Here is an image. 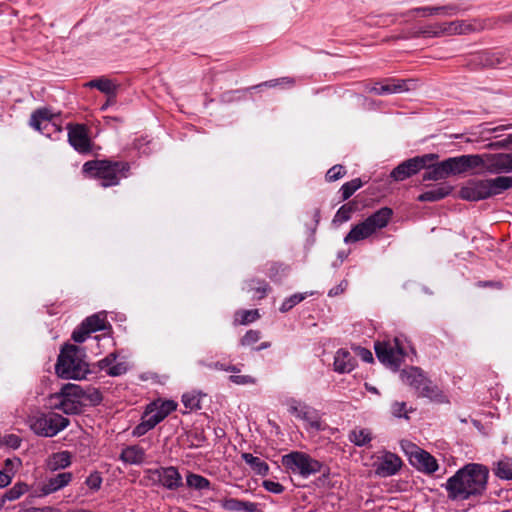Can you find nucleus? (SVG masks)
<instances>
[{"label": "nucleus", "instance_id": "obj_57", "mask_svg": "<svg viewBox=\"0 0 512 512\" xmlns=\"http://www.w3.org/2000/svg\"><path fill=\"white\" fill-rule=\"evenodd\" d=\"M391 412L395 417L407 418L408 410L406 408V403L405 402H394L391 406Z\"/></svg>", "mask_w": 512, "mask_h": 512}, {"label": "nucleus", "instance_id": "obj_31", "mask_svg": "<svg viewBox=\"0 0 512 512\" xmlns=\"http://www.w3.org/2000/svg\"><path fill=\"white\" fill-rule=\"evenodd\" d=\"M71 464V455L68 451L54 453L48 460V468L52 471L64 469Z\"/></svg>", "mask_w": 512, "mask_h": 512}, {"label": "nucleus", "instance_id": "obj_24", "mask_svg": "<svg viewBox=\"0 0 512 512\" xmlns=\"http://www.w3.org/2000/svg\"><path fill=\"white\" fill-rule=\"evenodd\" d=\"M406 90H408L406 81L388 79L384 84L376 83L373 87H371L370 92L376 95H387L400 93Z\"/></svg>", "mask_w": 512, "mask_h": 512}, {"label": "nucleus", "instance_id": "obj_11", "mask_svg": "<svg viewBox=\"0 0 512 512\" xmlns=\"http://www.w3.org/2000/svg\"><path fill=\"white\" fill-rule=\"evenodd\" d=\"M406 453L412 466L427 474L438 470L437 460L427 451L420 449L414 444L407 443Z\"/></svg>", "mask_w": 512, "mask_h": 512}, {"label": "nucleus", "instance_id": "obj_62", "mask_svg": "<svg viewBox=\"0 0 512 512\" xmlns=\"http://www.w3.org/2000/svg\"><path fill=\"white\" fill-rule=\"evenodd\" d=\"M347 286H348L347 281H345V280L342 281L339 285H337L336 287H333L329 290L328 296L334 297V296H337V295L343 293L346 290Z\"/></svg>", "mask_w": 512, "mask_h": 512}, {"label": "nucleus", "instance_id": "obj_9", "mask_svg": "<svg viewBox=\"0 0 512 512\" xmlns=\"http://www.w3.org/2000/svg\"><path fill=\"white\" fill-rule=\"evenodd\" d=\"M437 158V154H425L408 159L392 170L391 177L396 181H403L424 169L429 162H433Z\"/></svg>", "mask_w": 512, "mask_h": 512}, {"label": "nucleus", "instance_id": "obj_1", "mask_svg": "<svg viewBox=\"0 0 512 512\" xmlns=\"http://www.w3.org/2000/svg\"><path fill=\"white\" fill-rule=\"evenodd\" d=\"M489 469L479 463H468L449 477L443 485L451 501H465L481 496L487 489Z\"/></svg>", "mask_w": 512, "mask_h": 512}, {"label": "nucleus", "instance_id": "obj_2", "mask_svg": "<svg viewBox=\"0 0 512 512\" xmlns=\"http://www.w3.org/2000/svg\"><path fill=\"white\" fill-rule=\"evenodd\" d=\"M512 188V176L500 175L491 179H471L460 189L459 196L466 201H480L499 195Z\"/></svg>", "mask_w": 512, "mask_h": 512}, {"label": "nucleus", "instance_id": "obj_29", "mask_svg": "<svg viewBox=\"0 0 512 512\" xmlns=\"http://www.w3.org/2000/svg\"><path fill=\"white\" fill-rule=\"evenodd\" d=\"M241 457L255 474L266 476L269 473L268 464L259 457L253 456L251 453H242Z\"/></svg>", "mask_w": 512, "mask_h": 512}, {"label": "nucleus", "instance_id": "obj_58", "mask_svg": "<svg viewBox=\"0 0 512 512\" xmlns=\"http://www.w3.org/2000/svg\"><path fill=\"white\" fill-rule=\"evenodd\" d=\"M295 84V80L290 77H283L280 79L270 80L264 82L262 85L266 87H275L278 85H287L289 87H292Z\"/></svg>", "mask_w": 512, "mask_h": 512}, {"label": "nucleus", "instance_id": "obj_38", "mask_svg": "<svg viewBox=\"0 0 512 512\" xmlns=\"http://www.w3.org/2000/svg\"><path fill=\"white\" fill-rule=\"evenodd\" d=\"M479 58L480 63L487 67H497L504 63L503 55L500 52H483Z\"/></svg>", "mask_w": 512, "mask_h": 512}, {"label": "nucleus", "instance_id": "obj_16", "mask_svg": "<svg viewBox=\"0 0 512 512\" xmlns=\"http://www.w3.org/2000/svg\"><path fill=\"white\" fill-rule=\"evenodd\" d=\"M484 171L496 175L512 172V153H484Z\"/></svg>", "mask_w": 512, "mask_h": 512}, {"label": "nucleus", "instance_id": "obj_13", "mask_svg": "<svg viewBox=\"0 0 512 512\" xmlns=\"http://www.w3.org/2000/svg\"><path fill=\"white\" fill-rule=\"evenodd\" d=\"M441 36L466 35L474 32H480L486 28V21L481 19L455 20L441 23Z\"/></svg>", "mask_w": 512, "mask_h": 512}, {"label": "nucleus", "instance_id": "obj_52", "mask_svg": "<svg viewBox=\"0 0 512 512\" xmlns=\"http://www.w3.org/2000/svg\"><path fill=\"white\" fill-rule=\"evenodd\" d=\"M85 484L94 491H97L100 489L102 484V477L99 472H93L91 473L85 481Z\"/></svg>", "mask_w": 512, "mask_h": 512}, {"label": "nucleus", "instance_id": "obj_6", "mask_svg": "<svg viewBox=\"0 0 512 512\" xmlns=\"http://www.w3.org/2000/svg\"><path fill=\"white\" fill-rule=\"evenodd\" d=\"M50 401L53 409L68 415L78 414L84 406V389L77 384H65L59 392L51 395Z\"/></svg>", "mask_w": 512, "mask_h": 512}, {"label": "nucleus", "instance_id": "obj_55", "mask_svg": "<svg viewBox=\"0 0 512 512\" xmlns=\"http://www.w3.org/2000/svg\"><path fill=\"white\" fill-rule=\"evenodd\" d=\"M229 380L237 385H249L256 383V379L250 375H231Z\"/></svg>", "mask_w": 512, "mask_h": 512}, {"label": "nucleus", "instance_id": "obj_4", "mask_svg": "<svg viewBox=\"0 0 512 512\" xmlns=\"http://www.w3.org/2000/svg\"><path fill=\"white\" fill-rule=\"evenodd\" d=\"M130 165L125 161L92 160L83 165V172L100 179L103 187L118 185L122 178L127 177Z\"/></svg>", "mask_w": 512, "mask_h": 512}, {"label": "nucleus", "instance_id": "obj_8", "mask_svg": "<svg viewBox=\"0 0 512 512\" xmlns=\"http://www.w3.org/2000/svg\"><path fill=\"white\" fill-rule=\"evenodd\" d=\"M281 463L291 473L299 474L304 478L319 473L323 467L320 461L300 451H293L283 455Z\"/></svg>", "mask_w": 512, "mask_h": 512}, {"label": "nucleus", "instance_id": "obj_43", "mask_svg": "<svg viewBox=\"0 0 512 512\" xmlns=\"http://www.w3.org/2000/svg\"><path fill=\"white\" fill-rule=\"evenodd\" d=\"M353 212H354V207L351 204L342 205L336 212L333 222L334 223L347 222L348 220H350Z\"/></svg>", "mask_w": 512, "mask_h": 512}, {"label": "nucleus", "instance_id": "obj_59", "mask_svg": "<svg viewBox=\"0 0 512 512\" xmlns=\"http://www.w3.org/2000/svg\"><path fill=\"white\" fill-rule=\"evenodd\" d=\"M13 477V468H8V471L0 470V488H5L10 485Z\"/></svg>", "mask_w": 512, "mask_h": 512}, {"label": "nucleus", "instance_id": "obj_61", "mask_svg": "<svg viewBox=\"0 0 512 512\" xmlns=\"http://www.w3.org/2000/svg\"><path fill=\"white\" fill-rule=\"evenodd\" d=\"M21 461L19 458H7L4 461V467L2 471H8V468H13V475H15L17 469L20 467Z\"/></svg>", "mask_w": 512, "mask_h": 512}, {"label": "nucleus", "instance_id": "obj_60", "mask_svg": "<svg viewBox=\"0 0 512 512\" xmlns=\"http://www.w3.org/2000/svg\"><path fill=\"white\" fill-rule=\"evenodd\" d=\"M127 370V367L124 363H116L107 369V374L110 376H120L124 374Z\"/></svg>", "mask_w": 512, "mask_h": 512}, {"label": "nucleus", "instance_id": "obj_51", "mask_svg": "<svg viewBox=\"0 0 512 512\" xmlns=\"http://www.w3.org/2000/svg\"><path fill=\"white\" fill-rule=\"evenodd\" d=\"M86 401H89L93 405H97L102 401V395L95 388L84 390V402ZM85 404L86 403H84V405Z\"/></svg>", "mask_w": 512, "mask_h": 512}, {"label": "nucleus", "instance_id": "obj_22", "mask_svg": "<svg viewBox=\"0 0 512 512\" xmlns=\"http://www.w3.org/2000/svg\"><path fill=\"white\" fill-rule=\"evenodd\" d=\"M453 190V186L447 182L439 183L417 197L420 202H435L447 197Z\"/></svg>", "mask_w": 512, "mask_h": 512}, {"label": "nucleus", "instance_id": "obj_47", "mask_svg": "<svg viewBox=\"0 0 512 512\" xmlns=\"http://www.w3.org/2000/svg\"><path fill=\"white\" fill-rule=\"evenodd\" d=\"M236 316H240L239 323L242 325H246L256 321L260 315L257 309L254 310H242L236 313Z\"/></svg>", "mask_w": 512, "mask_h": 512}, {"label": "nucleus", "instance_id": "obj_36", "mask_svg": "<svg viewBox=\"0 0 512 512\" xmlns=\"http://www.w3.org/2000/svg\"><path fill=\"white\" fill-rule=\"evenodd\" d=\"M372 439L368 429H354L349 434V440L356 446H364Z\"/></svg>", "mask_w": 512, "mask_h": 512}, {"label": "nucleus", "instance_id": "obj_30", "mask_svg": "<svg viewBox=\"0 0 512 512\" xmlns=\"http://www.w3.org/2000/svg\"><path fill=\"white\" fill-rule=\"evenodd\" d=\"M86 86L90 88H97L109 97H115L116 95L117 85L112 80L105 77L93 79L89 81Z\"/></svg>", "mask_w": 512, "mask_h": 512}, {"label": "nucleus", "instance_id": "obj_37", "mask_svg": "<svg viewBox=\"0 0 512 512\" xmlns=\"http://www.w3.org/2000/svg\"><path fill=\"white\" fill-rule=\"evenodd\" d=\"M445 161L448 176L466 173L462 156L450 157Z\"/></svg>", "mask_w": 512, "mask_h": 512}, {"label": "nucleus", "instance_id": "obj_42", "mask_svg": "<svg viewBox=\"0 0 512 512\" xmlns=\"http://www.w3.org/2000/svg\"><path fill=\"white\" fill-rule=\"evenodd\" d=\"M155 427L154 423L150 420L149 417H146L143 414L141 418V422L134 427L132 434L133 436L140 437L145 435L148 431L152 430Z\"/></svg>", "mask_w": 512, "mask_h": 512}, {"label": "nucleus", "instance_id": "obj_3", "mask_svg": "<svg viewBox=\"0 0 512 512\" xmlns=\"http://www.w3.org/2000/svg\"><path fill=\"white\" fill-rule=\"evenodd\" d=\"M84 351L75 345L62 348L55 365L56 374L63 379H83L88 372Z\"/></svg>", "mask_w": 512, "mask_h": 512}, {"label": "nucleus", "instance_id": "obj_28", "mask_svg": "<svg viewBox=\"0 0 512 512\" xmlns=\"http://www.w3.org/2000/svg\"><path fill=\"white\" fill-rule=\"evenodd\" d=\"M120 459L129 464H141L145 460V450L138 445H131L124 448Z\"/></svg>", "mask_w": 512, "mask_h": 512}, {"label": "nucleus", "instance_id": "obj_63", "mask_svg": "<svg viewBox=\"0 0 512 512\" xmlns=\"http://www.w3.org/2000/svg\"><path fill=\"white\" fill-rule=\"evenodd\" d=\"M115 360H116V355L114 353H110L104 359H102L100 361L101 369H104L107 371V369L114 364Z\"/></svg>", "mask_w": 512, "mask_h": 512}, {"label": "nucleus", "instance_id": "obj_21", "mask_svg": "<svg viewBox=\"0 0 512 512\" xmlns=\"http://www.w3.org/2000/svg\"><path fill=\"white\" fill-rule=\"evenodd\" d=\"M460 8L455 4H448L443 6H428V7H418L410 10L408 14H412L414 12L420 13L423 17L434 16V15H442L446 17H452L458 14Z\"/></svg>", "mask_w": 512, "mask_h": 512}, {"label": "nucleus", "instance_id": "obj_50", "mask_svg": "<svg viewBox=\"0 0 512 512\" xmlns=\"http://www.w3.org/2000/svg\"><path fill=\"white\" fill-rule=\"evenodd\" d=\"M157 408L160 413L166 418L170 413L176 410L177 404L173 400H165V401H156Z\"/></svg>", "mask_w": 512, "mask_h": 512}, {"label": "nucleus", "instance_id": "obj_23", "mask_svg": "<svg viewBox=\"0 0 512 512\" xmlns=\"http://www.w3.org/2000/svg\"><path fill=\"white\" fill-rule=\"evenodd\" d=\"M221 507L228 512H256L258 504L236 498L224 497L220 500Z\"/></svg>", "mask_w": 512, "mask_h": 512}, {"label": "nucleus", "instance_id": "obj_15", "mask_svg": "<svg viewBox=\"0 0 512 512\" xmlns=\"http://www.w3.org/2000/svg\"><path fill=\"white\" fill-rule=\"evenodd\" d=\"M287 406L292 415L307 422L310 428L317 431L322 429L321 419L314 408L293 398L287 401Z\"/></svg>", "mask_w": 512, "mask_h": 512}, {"label": "nucleus", "instance_id": "obj_12", "mask_svg": "<svg viewBox=\"0 0 512 512\" xmlns=\"http://www.w3.org/2000/svg\"><path fill=\"white\" fill-rule=\"evenodd\" d=\"M73 478L71 472H62L46 479L41 484L32 487L30 492L31 498H42L59 491L67 486Z\"/></svg>", "mask_w": 512, "mask_h": 512}, {"label": "nucleus", "instance_id": "obj_54", "mask_svg": "<svg viewBox=\"0 0 512 512\" xmlns=\"http://www.w3.org/2000/svg\"><path fill=\"white\" fill-rule=\"evenodd\" d=\"M90 333L91 332L88 330V328L84 327V324L81 323V325L73 331L72 339L77 343H82L86 340Z\"/></svg>", "mask_w": 512, "mask_h": 512}, {"label": "nucleus", "instance_id": "obj_10", "mask_svg": "<svg viewBox=\"0 0 512 512\" xmlns=\"http://www.w3.org/2000/svg\"><path fill=\"white\" fill-rule=\"evenodd\" d=\"M146 473L150 481L162 485L168 490H177L183 485L182 476L174 466L148 469Z\"/></svg>", "mask_w": 512, "mask_h": 512}, {"label": "nucleus", "instance_id": "obj_26", "mask_svg": "<svg viewBox=\"0 0 512 512\" xmlns=\"http://www.w3.org/2000/svg\"><path fill=\"white\" fill-rule=\"evenodd\" d=\"M53 114L47 108L35 110L30 117L29 124L35 130L42 132L51 124Z\"/></svg>", "mask_w": 512, "mask_h": 512}, {"label": "nucleus", "instance_id": "obj_46", "mask_svg": "<svg viewBox=\"0 0 512 512\" xmlns=\"http://www.w3.org/2000/svg\"><path fill=\"white\" fill-rule=\"evenodd\" d=\"M345 174H346L345 167L340 164H337V165H334L333 167H331L327 171V173L325 175V179L327 182H335V181L339 180L340 178H342Z\"/></svg>", "mask_w": 512, "mask_h": 512}, {"label": "nucleus", "instance_id": "obj_44", "mask_svg": "<svg viewBox=\"0 0 512 512\" xmlns=\"http://www.w3.org/2000/svg\"><path fill=\"white\" fill-rule=\"evenodd\" d=\"M144 414L146 417L150 418V420L154 423L155 426L165 419L162 413H160L159 409L157 408V402L150 403L146 407Z\"/></svg>", "mask_w": 512, "mask_h": 512}, {"label": "nucleus", "instance_id": "obj_18", "mask_svg": "<svg viewBox=\"0 0 512 512\" xmlns=\"http://www.w3.org/2000/svg\"><path fill=\"white\" fill-rule=\"evenodd\" d=\"M67 129L70 145L79 153H89L91 151V140L87 128L82 124H69Z\"/></svg>", "mask_w": 512, "mask_h": 512}, {"label": "nucleus", "instance_id": "obj_17", "mask_svg": "<svg viewBox=\"0 0 512 512\" xmlns=\"http://www.w3.org/2000/svg\"><path fill=\"white\" fill-rule=\"evenodd\" d=\"M373 466L377 476L386 478L398 473L402 467V460L396 454L385 451Z\"/></svg>", "mask_w": 512, "mask_h": 512}, {"label": "nucleus", "instance_id": "obj_25", "mask_svg": "<svg viewBox=\"0 0 512 512\" xmlns=\"http://www.w3.org/2000/svg\"><path fill=\"white\" fill-rule=\"evenodd\" d=\"M334 370L338 373H349L355 367V360L347 350L340 349L334 357Z\"/></svg>", "mask_w": 512, "mask_h": 512}, {"label": "nucleus", "instance_id": "obj_35", "mask_svg": "<svg viewBox=\"0 0 512 512\" xmlns=\"http://www.w3.org/2000/svg\"><path fill=\"white\" fill-rule=\"evenodd\" d=\"M464 163L465 171L469 172L477 168L484 169V153L461 155Z\"/></svg>", "mask_w": 512, "mask_h": 512}, {"label": "nucleus", "instance_id": "obj_33", "mask_svg": "<svg viewBox=\"0 0 512 512\" xmlns=\"http://www.w3.org/2000/svg\"><path fill=\"white\" fill-rule=\"evenodd\" d=\"M186 485L195 490H208L210 489V481L202 475L195 473H188L186 476Z\"/></svg>", "mask_w": 512, "mask_h": 512}, {"label": "nucleus", "instance_id": "obj_53", "mask_svg": "<svg viewBox=\"0 0 512 512\" xmlns=\"http://www.w3.org/2000/svg\"><path fill=\"white\" fill-rule=\"evenodd\" d=\"M441 23L429 25L419 31V34L427 37H441Z\"/></svg>", "mask_w": 512, "mask_h": 512}, {"label": "nucleus", "instance_id": "obj_5", "mask_svg": "<svg viewBox=\"0 0 512 512\" xmlns=\"http://www.w3.org/2000/svg\"><path fill=\"white\" fill-rule=\"evenodd\" d=\"M392 215V209L388 207L380 208L362 222L354 225L344 237V243L353 244L369 238L378 230L386 227Z\"/></svg>", "mask_w": 512, "mask_h": 512}, {"label": "nucleus", "instance_id": "obj_49", "mask_svg": "<svg viewBox=\"0 0 512 512\" xmlns=\"http://www.w3.org/2000/svg\"><path fill=\"white\" fill-rule=\"evenodd\" d=\"M182 402L190 410L200 409V397L198 395L186 393L182 396Z\"/></svg>", "mask_w": 512, "mask_h": 512}, {"label": "nucleus", "instance_id": "obj_64", "mask_svg": "<svg viewBox=\"0 0 512 512\" xmlns=\"http://www.w3.org/2000/svg\"><path fill=\"white\" fill-rule=\"evenodd\" d=\"M358 356L366 363L373 361V355L371 351L366 348H358Z\"/></svg>", "mask_w": 512, "mask_h": 512}, {"label": "nucleus", "instance_id": "obj_45", "mask_svg": "<svg viewBox=\"0 0 512 512\" xmlns=\"http://www.w3.org/2000/svg\"><path fill=\"white\" fill-rule=\"evenodd\" d=\"M306 298V294L297 293L285 299L280 307L281 312L291 310L295 305L302 302Z\"/></svg>", "mask_w": 512, "mask_h": 512}, {"label": "nucleus", "instance_id": "obj_27", "mask_svg": "<svg viewBox=\"0 0 512 512\" xmlns=\"http://www.w3.org/2000/svg\"><path fill=\"white\" fill-rule=\"evenodd\" d=\"M425 168L426 172L423 174V181H438L449 177L444 160L436 164L429 162Z\"/></svg>", "mask_w": 512, "mask_h": 512}, {"label": "nucleus", "instance_id": "obj_20", "mask_svg": "<svg viewBox=\"0 0 512 512\" xmlns=\"http://www.w3.org/2000/svg\"><path fill=\"white\" fill-rule=\"evenodd\" d=\"M417 395L419 397L428 398L430 401L437 404L450 403L449 397L444 393V391L436 384H434L429 378L421 387Z\"/></svg>", "mask_w": 512, "mask_h": 512}, {"label": "nucleus", "instance_id": "obj_41", "mask_svg": "<svg viewBox=\"0 0 512 512\" xmlns=\"http://www.w3.org/2000/svg\"><path fill=\"white\" fill-rule=\"evenodd\" d=\"M248 287H249V290L250 291H254L255 292V296L258 298V299H262L266 296L267 294V291L269 289V286L268 284L265 282V281H260V280H250L248 282Z\"/></svg>", "mask_w": 512, "mask_h": 512}, {"label": "nucleus", "instance_id": "obj_7", "mask_svg": "<svg viewBox=\"0 0 512 512\" xmlns=\"http://www.w3.org/2000/svg\"><path fill=\"white\" fill-rule=\"evenodd\" d=\"M30 429L40 437H54L66 429L70 421L56 412H37L28 417Z\"/></svg>", "mask_w": 512, "mask_h": 512}, {"label": "nucleus", "instance_id": "obj_48", "mask_svg": "<svg viewBox=\"0 0 512 512\" xmlns=\"http://www.w3.org/2000/svg\"><path fill=\"white\" fill-rule=\"evenodd\" d=\"M261 338V333L258 330H248L241 338L240 344L242 346H251L258 342Z\"/></svg>", "mask_w": 512, "mask_h": 512}, {"label": "nucleus", "instance_id": "obj_40", "mask_svg": "<svg viewBox=\"0 0 512 512\" xmlns=\"http://www.w3.org/2000/svg\"><path fill=\"white\" fill-rule=\"evenodd\" d=\"M363 183L360 178H355L349 182H346L340 188L342 193V199L347 200L350 198L358 189L362 187Z\"/></svg>", "mask_w": 512, "mask_h": 512}, {"label": "nucleus", "instance_id": "obj_56", "mask_svg": "<svg viewBox=\"0 0 512 512\" xmlns=\"http://www.w3.org/2000/svg\"><path fill=\"white\" fill-rule=\"evenodd\" d=\"M262 486L271 493L281 494L284 491V486L279 482H275L272 480H264Z\"/></svg>", "mask_w": 512, "mask_h": 512}, {"label": "nucleus", "instance_id": "obj_32", "mask_svg": "<svg viewBox=\"0 0 512 512\" xmlns=\"http://www.w3.org/2000/svg\"><path fill=\"white\" fill-rule=\"evenodd\" d=\"M31 489L25 482H16L10 489L5 491L2 495V499H7V501H15L21 498L24 494H30Z\"/></svg>", "mask_w": 512, "mask_h": 512}, {"label": "nucleus", "instance_id": "obj_34", "mask_svg": "<svg viewBox=\"0 0 512 512\" xmlns=\"http://www.w3.org/2000/svg\"><path fill=\"white\" fill-rule=\"evenodd\" d=\"M84 327L92 332L101 331L106 328V317L104 314H94L87 317L83 322Z\"/></svg>", "mask_w": 512, "mask_h": 512}, {"label": "nucleus", "instance_id": "obj_14", "mask_svg": "<svg viewBox=\"0 0 512 512\" xmlns=\"http://www.w3.org/2000/svg\"><path fill=\"white\" fill-rule=\"evenodd\" d=\"M375 353L380 362L391 367H398L404 354L397 338L393 342H376Z\"/></svg>", "mask_w": 512, "mask_h": 512}, {"label": "nucleus", "instance_id": "obj_39", "mask_svg": "<svg viewBox=\"0 0 512 512\" xmlns=\"http://www.w3.org/2000/svg\"><path fill=\"white\" fill-rule=\"evenodd\" d=\"M495 474L501 479L512 480V458L500 460Z\"/></svg>", "mask_w": 512, "mask_h": 512}, {"label": "nucleus", "instance_id": "obj_19", "mask_svg": "<svg viewBox=\"0 0 512 512\" xmlns=\"http://www.w3.org/2000/svg\"><path fill=\"white\" fill-rule=\"evenodd\" d=\"M400 378L404 384L412 387L416 393L419 392L428 379L422 369L414 366L403 369L400 372Z\"/></svg>", "mask_w": 512, "mask_h": 512}]
</instances>
